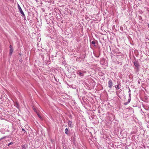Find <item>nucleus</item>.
I'll list each match as a JSON object with an SVG mask.
<instances>
[{"mask_svg": "<svg viewBox=\"0 0 149 149\" xmlns=\"http://www.w3.org/2000/svg\"><path fill=\"white\" fill-rule=\"evenodd\" d=\"M134 63L135 66L137 68H138L139 66V62L137 61H136L134 62Z\"/></svg>", "mask_w": 149, "mask_h": 149, "instance_id": "20e7f679", "label": "nucleus"}, {"mask_svg": "<svg viewBox=\"0 0 149 149\" xmlns=\"http://www.w3.org/2000/svg\"><path fill=\"white\" fill-rule=\"evenodd\" d=\"M68 125L69 127H70L71 128L73 127V125L72 124V122L70 120H69L68 122Z\"/></svg>", "mask_w": 149, "mask_h": 149, "instance_id": "423d86ee", "label": "nucleus"}, {"mask_svg": "<svg viewBox=\"0 0 149 149\" xmlns=\"http://www.w3.org/2000/svg\"><path fill=\"white\" fill-rule=\"evenodd\" d=\"M36 1H37V0H35Z\"/></svg>", "mask_w": 149, "mask_h": 149, "instance_id": "393cba45", "label": "nucleus"}, {"mask_svg": "<svg viewBox=\"0 0 149 149\" xmlns=\"http://www.w3.org/2000/svg\"><path fill=\"white\" fill-rule=\"evenodd\" d=\"M9 47H10V54L11 55H12V53L13 52V48L12 47V46H11V45H10L9 46Z\"/></svg>", "mask_w": 149, "mask_h": 149, "instance_id": "39448f33", "label": "nucleus"}, {"mask_svg": "<svg viewBox=\"0 0 149 149\" xmlns=\"http://www.w3.org/2000/svg\"><path fill=\"white\" fill-rule=\"evenodd\" d=\"M113 83L112 80L111 79L109 80L108 82V87L111 89L113 86Z\"/></svg>", "mask_w": 149, "mask_h": 149, "instance_id": "7ed1b4c3", "label": "nucleus"}, {"mask_svg": "<svg viewBox=\"0 0 149 149\" xmlns=\"http://www.w3.org/2000/svg\"><path fill=\"white\" fill-rule=\"evenodd\" d=\"M116 92V94H117V95H118V93H117V92Z\"/></svg>", "mask_w": 149, "mask_h": 149, "instance_id": "4be33fe9", "label": "nucleus"}, {"mask_svg": "<svg viewBox=\"0 0 149 149\" xmlns=\"http://www.w3.org/2000/svg\"><path fill=\"white\" fill-rule=\"evenodd\" d=\"M1 131H2V130H1V133L4 134V132H3V131H2V132H1Z\"/></svg>", "mask_w": 149, "mask_h": 149, "instance_id": "6ab92c4d", "label": "nucleus"}, {"mask_svg": "<svg viewBox=\"0 0 149 149\" xmlns=\"http://www.w3.org/2000/svg\"><path fill=\"white\" fill-rule=\"evenodd\" d=\"M128 89H129V91H128V93H129V97H130L131 96V90L130 89V88L128 87Z\"/></svg>", "mask_w": 149, "mask_h": 149, "instance_id": "1a4fd4ad", "label": "nucleus"}, {"mask_svg": "<svg viewBox=\"0 0 149 149\" xmlns=\"http://www.w3.org/2000/svg\"><path fill=\"white\" fill-rule=\"evenodd\" d=\"M65 132L66 134L67 135L68 134V128H66L65 129Z\"/></svg>", "mask_w": 149, "mask_h": 149, "instance_id": "6e6552de", "label": "nucleus"}, {"mask_svg": "<svg viewBox=\"0 0 149 149\" xmlns=\"http://www.w3.org/2000/svg\"><path fill=\"white\" fill-rule=\"evenodd\" d=\"M91 43L92 44L94 45V46H95V47L96 46V45H95V42L94 41H92L91 42Z\"/></svg>", "mask_w": 149, "mask_h": 149, "instance_id": "f8f14e48", "label": "nucleus"}, {"mask_svg": "<svg viewBox=\"0 0 149 149\" xmlns=\"http://www.w3.org/2000/svg\"><path fill=\"white\" fill-rule=\"evenodd\" d=\"M64 149H66V148H65Z\"/></svg>", "mask_w": 149, "mask_h": 149, "instance_id": "a878e982", "label": "nucleus"}, {"mask_svg": "<svg viewBox=\"0 0 149 149\" xmlns=\"http://www.w3.org/2000/svg\"><path fill=\"white\" fill-rule=\"evenodd\" d=\"M140 18H141V16H140Z\"/></svg>", "mask_w": 149, "mask_h": 149, "instance_id": "5701e85b", "label": "nucleus"}, {"mask_svg": "<svg viewBox=\"0 0 149 149\" xmlns=\"http://www.w3.org/2000/svg\"><path fill=\"white\" fill-rule=\"evenodd\" d=\"M115 88H116V90H117L118 89H120V85H116L115 86Z\"/></svg>", "mask_w": 149, "mask_h": 149, "instance_id": "0eeeda50", "label": "nucleus"}, {"mask_svg": "<svg viewBox=\"0 0 149 149\" xmlns=\"http://www.w3.org/2000/svg\"><path fill=\"white\" fill-rule=\"evenodd\" d=\"M86 72L85 71L80 70L77 71L76 73L79 76L83 77Z\"/></svg>", "mask_w": 149, "mask_h": 149, "instance_id": "f257e3e1", "label": "nucleus"}, {"mask_svg": "<svg viewBox=\"0 0 149 149\" xmlns=\"http://www.w3.org/2000/svg\"><path fill=\"white\" fill-rule=\"evenodd\" d=\"M116 55V56H118V55Z\"/></svg>", "mask_w": 149, "mask_h": 149, "instance_id": "b1692460", "label": "nucleus"}, {"mask_svg": "<svg viewBox=\"0 0 149 149\" xmlns=\"http://www.w3.org/2000/svg\"><path fill=\"white\" fill-rule=\"evenodd\" d=\"M5 138V137H2L0 139V141H1V140H2V139H4Z\"/></svg>", "mask_w": 149, "mask_h": 149, "instance_id": "f3484780", "label": "nucleus"}, {"mask_svg": "<svg viewBox=\"0 0 149 149\" xmlns=\"http://www.w3.org/2000/svg\"><path fill=\"white\" fill-rule=\"evenodd\" d=\"M37 115H38V116L41 119H42V118L40 116V114H38L37 113Z\"/></svg>", "mask_w": 149, "mask_h": 149, "instance_id": "ddd939ff", "label": "nucleus"}, {"mask_svg": "<svg viewBox=\"0 0 149 149\" xmlns=\"http://www.w3.org/2000/svg\"><path fill=\"white\" fill-rule=\"evenodd\" d=\"M131 96H130V97H129V98L128 100V101H127V103H129L131 100Z\"/></svg>", "mask_w": 149, "mask_h": 149, "instance_id": "9d476101", "label": "nucleus"}, {"mask_svg": "<svg viewBox=\"0 0 149 149\" xmlns=\"http://www.w3.org/2000/svg\"><path fill=\"white\" fill-rule=\"evenodd\" d=\"M148 27L149 28V24H148Z\"/></svg>", "mask_w": 149, "mask_h": 149, "instance_id": "412c9836", "label": "nucleus"}, {"mask_svg": "<svg viewBox=\"0 0 149 149\" xmlns=\"http://www.w3.org/2000/svg\"><path fill=\"white\" fill-rule=\"evenodd\" d=\"M123 29V27H120V29H121V30L122 29Z\"/></svg>", "mask_w": 149, "mask_h": 149, "instance_id": "aec40b11", "label": "nucleus"}, {"mask_svg": "<svg viewBox=\"0 0 149 149\" xmlns=\"http://www.w3.org/2000/svg\"><path fill=\"white\" fill-rule=\"evenodd\" d=\"M22 149H26V147L25 145H23L21 146Z\"/></svg>", "mask_w": 149, "mask_h": 149, "instance_id": "9b49d317", "label": "nucleus"}, {"mask_svg": "<svg viewBox=\"0 0 149 149\" xmlns=\"http://www.w3.org/2000/svg\"><path fill=\"white\" fill-rule=\"evenodd\" d=\"M17 7L18 9L19 10V11L20 13L22 14V15H23V17L24 18H26L25 16V14L23 11L21 7L19 6V5L18 4H17Z\"/></svg>", "mask_w": 149, "mask_h": 149, "instance_id": "f03ea898", "label": "nucleus"}, {"mask_svg": "<svg viewBox=\"0 0 149 149\" xmlns=\"http://www.w3.org/2000/svg\"><path fill=\"white\" fill-rule=\"evenodd\" d=\"M116 63H118V64H119L120 65H121L122 64V63H121L120 62H119V61H117L116 62Z\"/></svg>", "mask_w": 149, "mask_h": 149, "instance_id": "4468645a", "label": "nucleus"}, {"mask_svg": "<svg viewBox=\"0 0 149 149\" xmlns=\"http://www.w3.org/2000/svg\"><path fill=\"white\" fill-rule=\"evenodd\" d=\"M22 131H23L24 132V133H25V132H26V131H25V130L24 129L22 128Z\"/></svg>", "mask_w": 149, "mask_h": 149, "instance_id": "2eb2a0df", "label": "nucleus"}, {"mask_svg": "<svg viewBox=\"0 0 149 149\" xmlns=\"http://www.w3.org/2000/svg\"><path fill=\"white\" fill-rule=\"evenodd\" d=\"M129 104V103H127V102H125V103H124V104L125 105H127V104Z\"/></svg>", "mask_w": 149, "mask_h": 149, "instance_id": "a211bd4d", "label": "nucleus"}, {"mask_svg": "<svg viewBox=\"0 0 149 149\" xmlns=\"http://www.w3.org/2000/svg\"><path fill=\"white\" fill-rule=\"evenodd\" d=\"M13 144V143L12 142H10L8 143V146H9L10 145H12Z\"/></svg>", "mask_w": 149, "mask_h": 149, "instance_id": "dca6fc26", "label": "nucleus"}]
</instances>
